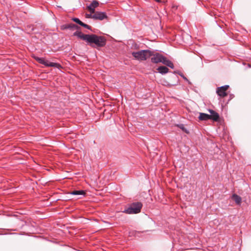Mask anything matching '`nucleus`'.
I'll return each instance as SVG.
<instances>
[{"label": "nucleus", "mask_w": 251, "mask_h": 251, "mask_svg": "<svg viewBox=\"0 0 251 251\" xmlns=\"http://www.w3.org/2000/svg\"><path fill=\"white\" fill-rule=\"evenodd\" d=\"M46 66L53 67L59 68L60 67V65L58 63L50 62L49 61H48V63Z\"/></svg>", "instance_id": "17"}, {"label": "nucleus", "mask_w": 251, "mask_h": 251, "mask_svg": "<svg viewBox=\"0 0 251 251\" xmlns=\"http://www.w3.org/2000/svg\"><path fill=\"white\" fill-rule=\"evenodd\" d=\"M232 200L235 201V202L237 204H240L241 202V198L238 196L236 194H233L232 196Z\"/></svg>", "instance_id": "14"}, {"label": "nucleus", "mask_w": 251, "mask_h": 251, "mask_svg": "<svg viewBox=\"0 0 251 251\" xmlns=\"http://www.w3.org/2000/svg\"><path fill=\"white\" fill-rule=\"evenodd\" d=\"M93 16H94V14L91 13L90 14H86V17L87 18H92V19H94Z\"/></svg>", "instance_id": "19"}, {"label": "nucleus", "mask_w": 251, "mask_h": 251, "mask_svg": "<svg viewBox=\"0 0 251 251\" xmlns=\"http://www.w3.org/2000/svg\"><path fill=\"white\" fill-rule=\"evenodd\" d=\"M93 13L94 14V19L95 20H102L107 18L106 15L104 12L95 11V12Z\"/></svg>", "instance_id": "6"}, {"label": "nucleus", "mask_w": 251, "mask_h": 251, "mask_svg": "<svg viewBox=\"0 0 251 251\" xmlns=\"http://www.w3.org/2000/svg\"><path fill=\"white\" fill-rule=\"evenodd\" d=\"M86 42L92 47H101L105 45L106 40L102 36L89 34Z\"/></svg>", "instance_id": "1"}, {"label": "nucleus", "mask_w": 251, "mask_h": 251, "mask_svg": "<svg viewBox=\"0 0 251 251\" xmlns=\"http://www.w3.org/2000/svg\"><path fill=\"white\" fill-rule=\"evenodd\" d=\"M72 20L77 23L78 24H79V25H81L82 26L86 28H87L88 29H91V27L90 26H89V25H86L84 23H83V22H82L78 18H74L72 19Z\"/></svg>", "instance_id": "10"}, {"label": "nucleus", "mask_w": 251, "mask_h": 251, "mask_svg": "<svg viewBox=\"0 0 251 251\" xmlns=\"http://www.w3.org/2000/svg\"><path fill=\"white\" fill-rule=\"evenodd\" d=\"M178 127L181 129L184 132L188 133V131L186 129V128L184 127V126L183 125H180L178 126Z\"/></svg>", "instance_id": "18"}, {"label": "nucleus", "mask_w": 251, "mask_h": 251, "mask_svg": "<svg viewBox=\"0 0 251 251\" xmlns=\"http://www.w3.org/2000/svg\"><path fill=\"white\" fill-rule=\"evenodd\" d=\"M35 59L36 61H37L39 63H41L42 64H44L45 66H47V64L48 63V61L45 60L43 58H39L38 57H35Z\"/></svg>", "instance_id": "15"}, {"label": "nucleus", "mask_w": 251, "mask_h": 251, "mask_svg": "<svg viewBox=\"0 0 251 251\" xmlns=\"http://www.w3.org/2000/svg\"><path fill=\"white\" fill-rule=\"evenodd\" d=\"M164 65L170 67L172 69L174 68L173 63L170 60H168L166 57L163 56L162 62Z\"/></svg>", "instance_id": "11"}, {"label": "nucleus", "mask_w": 251, "mask_h": 251, "mask_svg": "<svg viewBox=\"0 0 251 251\" xmlns=\"http://www.w3.org/2000/svg\"><path fill=\"white\" fill-rule=\"evenodd\" d=\"M132 55L137 60H146L152 55V52L149 50H141L132 52Z\"/></svg>", "instance_id": "2"}, {"label": "nucleus", "mask_w": 251, "mask_h": 251, "mask_svg": "<svg viewBox=\"0 0 251 251\" xmlns=\"http://www.w3.org/2000/svg\"><path fill=\"white\" fill-rule=\"evenodd\" d=\"M70 194L72 195H85L86 193L83 190H78V191L75 190V191L71 192L70 193Z\"/></svg>", "instance_id": "16"}, {"label": "nucleus", "mask_w": 251, "mask_h": 251, "mask_svg": "<svg viewBox=\"0 0 251 251\" xmlns=\"http://www.w3.org/2000/svg\"><path fill=\"white\" fill-rule=\"evenodd\" d=\"M89 35V34H84L82 33L81 32L78 31H75L74 33V36H76L80 39H82L85 41H87Z\"/></svg>", "instance_id": "9"}, {"label": "nucleus", "mask_w": 251, "mask_h": 251, "mask_svg": "<svg viewBox=\"0 0 251 251\" xmlns=\"http://www.w3.org/2000/svg\"><path fill=\"white\" fill-rule=\"evenodd\" d=\"M228 85H225L220 87H218L217 90V94L221 97H226L227 95L226 91L228 89Z\"/></svg>", "instance_id": "4"}, {"label": "nucleus", "mask_w": 251, "mask_h": 251, "mask_svg": "<svg viewBox=\"0 0 251 251\" xmlns=\"http://www.w3.org/2000/svg\"><path fill=\"white\" fill-rule=\"evenodd\" d=\"M142 207V204L141 202H137L132 203L130 207L126 209L124 212L127 214H136L140 212Z\"/></svg>", "instance_id": "3"}, {"label": "nucleus", "mask_w": 251, "mask_h": 251, "mask_svg": "<svg viewBox=\"0 0 251 251\" xmlns=\"http://www.w3.org/2000/svg\"><path fill=\"white\" fill-rule=\"evenodd\" d=\"M208 111L210 113V115H209L210 117L209 119H211L214 121H218L219 119V115L218 113L212 109H209Z\"/></svg>", "instance_id": "7"}, {"label": "nucleus", "mask_w": 251, "mask_h": 251, "mask_svg": "<svg viewBox=\"0 0 251 251\" xmlns=\"http://www.w3.org/2000/svg\"><path fill=\"white\" fill-rule=\"evenodd\" d=\"M157 70L162 74H166L169 72V69L165 66H160Z\"/></svg>", "instance_id": "13"}, {"label": "nucleus", "mask_w": 251, "mask_h": 251, "mask_svg": "<svg viewBox=\"0 0 251 251\" xmlns=\"http://www.w3.org/2000/svg\"><path fill=\"white\" fill-rule=\"evenodd\" d=\"M99 5V2L97 0H94L89 6H87V9L90 13H94L95 11V8L97 7Z\"/></svg>", "instance_id": "8"}, {"label": "nucleus", "mask_w": 251, "mask_h": 251, "mask_svg": "<svg viewBox=\"0 0 251 251\" xmlns=\"http://www.w3.org/2000/svg\"><path fill=\"white\" fill-rule=\"evenodd\" d=\"M67 28H72V27H76V28H77V26L76 25H75L74 24H70V25H69L67 27Z\"/></svg>", "instance_id": "20"}, {"label": "nucleus", "mask_w": 251, "mask_h": 251, "mask_svg": "<svg viewBox=\"0 0 251 251\" xmlns=\"http://www.w3.org/2000/svg\"><path fill=\"white\" fill-rule=\"evenodd\" d=\"M151 57V61L154 63H158L159 62H161L163 56L159 53H155L153 54L152 53V55Z\"/></svg>", "instance_id": "5"}, {"label": "nucleus", "mask_w": 251, "mask_h": 251, "mask_svg": "<svg viewBox=\"0 0 251 251\" xmlns=\"http://www.w3.org/2000/svg\"><path fill=\"white\" fill-rule=\"evenodd\" d=\"M209 118L210 117L209 116V114L200 113V115L199 116V119L200 121H206L209 119Z\"/></svg>", "instance_id": "12"}]
</instances>
